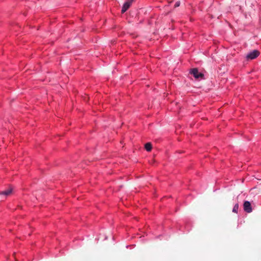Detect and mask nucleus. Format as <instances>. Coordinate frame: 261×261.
Segmentation results:
<instances>
[{
  "label": "nucleus",
  "mask_w": 261,
  "mask_h": 261,
  "mask_svg": "<svg viewBox=\"0 0 261 261\" xmlns=\"http://www.w3.org/2000/svg\"><path fill=\"white\" fill-rule=\"evenodd\" d=\"M244 210L247 213H251L252 212V207L249 201H245L244 203Z\"/></svg>",
  "instance_id": "obj_4"
},
{
  "label": "nucleus",
  "mask_w": 261,
  "mask_h": 261,
  "mask_svg": "<svg viewBox=\"0 0 261 261\" xmlns=\"http://www.w3.org/2000/svg\"><path fill=\"white\" fill-rule=\"evenodd\" d=\"M180 5V3L179 2H176V3L175 4V7H178V6H179Z\"/></svg>",
  "instance_id": "obj_8"
},
{
  "label": "nucleus",
  "mask_w": 261,
  "mask_h": 261,
  "mask_svg": "<svg viewBox=\"0 0 261 261\" xmlns=\"http://www.w3.org/2000/svg\"><path fill=\"white\" fill-rule=\"evenodd\" d=\"M12 188L10 187L7 190H6L5 191L0 192V195H3L5 196V197H7L12 193Z\"/></svg>",
  "instance_id": "obj_5"
},
{
  "label": "nucleus",
  "mask_w": 261,
  "mask_h": 261,
  "mask_svg": "<svg viewBox=\"0 0 261 261\" xmlns=\"http://www.w3.org/2000/svg\"><path fill=\"white\" fill-rule=\"evenodd\" d=\"M132 3V0H127V1L123 4L121 12L122 13H124L129 8Z\"/></svg>",
  "instance_id": "obj_3"
},
{
  "label": "nucleus",
  "mask_w": 261,
  "mask_h": 261,
  "mask_svg": "<svg viewBox=\"0 0 261 261\" xmlns=\"http://www.w3.org/2000/svg\"><path fill=\"white\" fill-rule=\"evenodd\" d=\"M145 148L147 151H150L152 148L151 144L150 143H146L145 145Z\"/></svg>",
  "instance_id": "obj_6"
},
{
  "label": "nucleus",
  "mask_w": 261,
  "mask_h": 261,
  "mask_svg": "<svg viewBox=\"0 0 261 261\" xmlns=\"http://www.w3.org/2000/svg\"><path fill=\"white\" fill-rule=\"evenodd\" d=\"M238 208H239V205L238 204H236L233 208L232 212H234V213H237Z\"/></svg>",
  "instance_id": "obj_7"
},
{
  "label": "nucleus",
  "mask_w": 261,
  "mask_h": 261,
  "mask_svg": "<svg viewBox=\"0 0 261 261\" xmlns=\"http://www.w3.org/2000/svg\"><path fill=\"white\" fill-rule=\"evenodd\" d=\"M191 73L193 75V76L195 77V79H198L199 78H201L203 76V74L199 72L198 70L196 68L193 69L191 71Z\"/></svg>",
  "instance_id": "obj_2"
},
{
  "label": "nucleus",
  "mask_w": 261,
  "mask_h": 261,
  "mask_svg": "<svg viewBox=\"0 0 261 261\" xmlns=\"http://www.w3.org/2000/svg\"><path fill=\"white\" fill-rule=\"evenodd\" d=\"M259 53L258 50H254L247 54L246 57L247 59L253 60L257 57L259 56Z\"/></svg>",
  "instance_id": "obj_1"
}]
</instances>
